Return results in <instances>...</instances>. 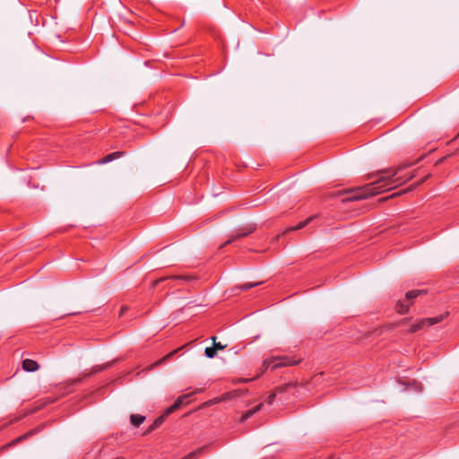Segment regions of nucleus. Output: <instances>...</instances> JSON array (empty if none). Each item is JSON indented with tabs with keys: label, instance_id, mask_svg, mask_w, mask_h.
Listing matches in <instances>:
<instances>
[{
	"label": "nucleus",
	"instance_id": "f257e3e1",
	"mask_svg": "<svg viewBox=\"0 0 459 459\" xmlns=\"http://www.w3.org/2000/svg\"><path fill=\"white\" fill-rule=\"evenodd\" d=\"M408 164L401 165L396 169H388L385 170L379 171V178L364 186L358 187L356 189H351L345 192L343 195L344 198L342 199V202H351L357 201L368 198V196L379 194L385 190H390L395 187L398 185L405 182L402 178H394L395 175L404 168L408 167Z\"/></svg>",
	"mask_w": 459,
	"mask_h": 459
},
{
	"label": "nucleus",
	"instance_id": "f03ea898",
	"mask_svg": "<svg viewBox=\"0 0 459 459\" xmlns=\"http://www.w3.org/2000/svg\"><path fill=\"white\" fill-rule=\"evenodd\" d=\"M444 318L443 316H436V317H430V318H426V319H422L420 320L419 323L413 325L411 329H410V332L411 333H414V332H417L420 329H423L427 326H430V325H433L437 323H439L440 321H442Z\"/></svg>",
	"mask_w": 459,
	"mask_h": 459
},
{
	"label": "nucleus",
	"instance_id": "7ed1b4c3",
	"mask_svg": "<svg viewBox=\"0 0 459 459\" xmlns=\"http://www.w3.org/2000/svg\"><path fill=\"white\" fill-rule=\"evenodd\" d=\"M182 404L183 403H172V405L169 406V408H167L160 416L157 417L154 420V421H153L154 425H156L158 428L160 427L163 424L165 419L171 413L178 411L181 407Z\"/></svg>",
	"mask_w": 459,
	"mask_h": 459
},
{
	"label": "nucleus",
	"instance_id": "20e7f679",
	"mask_svg": "<svg viewBox=\"0 0 459 459\" xmlns=\"http://www.w3.org/2000/svg\"><path fill=\"white\" fill-rule=\"evenodd\" d=\"M247 391L246 390H233L228 393H225L221 397V400H238V399H245L247 396Z\"/></svg>",
	"mask_w": 459,
	"mask_h": 459
},
{
	"label": "nucleus",
	"instance_id": "39448f33",
	"mask_svg": "<svg viewBox=\"0 0 459 459\" xmlns=\"http://www.w3.org/2000/svg\"><path fill=\"white\" fill-rule=\"evenodd\" d=\"M201 393H202L201 389H195V391L185 393V394L179 395L176 399L175 402L181 403V402H184L185 400H187V399L197 400L199 398L196 395L200 394Z\"/></svg>",
	"mask_w": 459,
	"mask_h": 459
},
{
	"label": "nucleus",
	"instance_id": "423d86ee",
	"mask_svg": "<svg viewBox=\"0 0 459 459\" xmlns=\"http://www.w3.org/2000/svg\"><path fill=\"white\" fill-rule=\"evenodd\" d=\"M39 368V364L32 359H26L22 361V368L28 372H34Z\"/></svg>",
	"mask_w": 459,
	"mask_h": 459
},
{
	"label": "nucleus",
	"instance_id": "0eeeda50",
	"mask_svg": "<svg viewBox=\"0 0 459 459\" xmlns=\"http://www.w3.org/2000/svg\"><path fill=\"white\" fill-rule=\"evenodd\" d=\"M264 403H258V405H256L255 407H254L253 409H250L248 411H247L246 412H244L242 414V416L240 417L239 419V422L240 423H243L245 422L247 420H248L249 418H251L255 413H256L257 411H259L262 408Z\"/></svg>",
	"mask_w": 459,
	"mask_h": 459
},
{
	"label": "nucleus",
	"instance_id": "6e6552de",
	"mask_svg": "<svg viewBox=\"0 0 459 459\" xmlns=\"http://www.w3.org/2000/svg\"><path fill=\"white\" fill-rule=\"evenodd\" d=\"M255 230V227H249L247 230L233 236L230 239H229L227 242H225L220 248L223 247L224 246L226 245H229L230 244L231 242L240 238H243V237H246L247 236L248 234H250L251 232H253Z\"/></svg>",
	"mask_w": 459,
	"mask_h": 459
},
{
	"label": "nucleus",
	"instance_id": "1a4fd4ad",
	"mask_svg": "<svg viewBox=\"0 0 459 459\" xmlns=\"http://www.w3.org/2000/svg\"><path fill=\"white\" fill-rule=\"evenodd\" d=\"M426 291L425 290H411V291H408L405 295V299L409 302V304L411 305L412 300L417 298L418 296L421 295V294H425Z\"/></svg>",
	"mask_w": 459,
	"mask_h": 459
},
{
	"label": "nucleus",
	"instance_id": "9d476101",
	"mask_svg": "<svg viewBox=\"0 0 459 459\" xmlns=\"http://www.w3.org/2000/svg\"><path fill=\"white\" fill-rule=\"evenodd\" d=\"M145 420V416L141 414H132L130 416V422L135 428L139 427Z\"/></svg>",
	"mask_w": 459,
	"mask_h": 459
},
{
	"label": "nucleus",
	"instance_id": "9b49d317",
	"mask_svg": "<svg viewBox=\"0 0 459 459\" xmlns=\"http://www.w3.org/2000/svg\"><path fill=\"white\" fill-rule=\"evenodd\" d=\"M207 448V446H203L195 451H192L191 453L187 454L186 456H184L181 459H195L196 456L201 455L205 449Z\"/></svg>",
	"mask_w": 459,
	"mask_h": 459
},
{
	"label": "nucleus",
	"instance_id": "f8f14e48",
	"mask_svg": "<svg viewBox=\"0 0 459 459\" xmlns=\"http://www.w3.org/2000/svg\"><path fill=\"white\" fill-rule=\"evenodd\" d=\"M409 307H410V304H405L403 301L402 300H398L396 302V306H395V309L396 311L399 313V314H406L408 313L409 311Z\"/></svg>",
	"mask_w": 459,
	"mask_h": 459
},
{
	"label": "nucleus",
	"instance_id": "ddd939ff",
	"mask_svg": "<svg viewBox=\"0 0 459 459\" xmlns=\"http://www.w3.org/2000/svg\"><path fill=\"white\" fill-rule=\"evenodd\" d=\"M315 218V216H311V217H308L307 220H305L304 221H301L299 222L296 227H291V228H289L286 230L285 232H289V231H293V230H300V229H303L304 227H306L311 221H313Z\"/></svg>",
	"mask_w": 459,
	"mask_h": 459
},
{
	"label": "nucleus",
	"instance_id": "4468645a",
	"mask_svg": "<svg viewBox=\"0 0 459 459\" xmlns=\"http://www.w3.org/2000/svg\"><path fill=\"white\" fill-rule=\"evenodd\" d=\"M293 389L292 385H285L278 387L275 392L272 393L270 395V399H274L278 394H281L287 392L289 390Z\"/></svg>",
	"mask_w": 459,
	"mask_h": 459
},
{
	"label": "nucleus",
	"instance_id": "2eb2a0df",
	"mask_svg": "<svg viewBox=\"0 0 459 459\" xmlns=\"http://www.w3.org/2000/svg\"><path fill=\"white\" fill-rule=\"evenodd\" d=\"M277 360H281L283 366H292L297 365L300 362L301 359L299 360H293L289 357H277Z\"/></svg>",
	"mask_w": 459,
	"mask_h": 459
},
{
	"label": "nucleus",
	"instance_id": "dca6fc26",
	"mask_svg": "<svg viewBox=\"0 0 459 459\" xmlns=\"http://www.w3.org/2000/svg\"><path fill=\"white\" fill-rule=\"evenodd\" d=\"M42 407H43V406H42V405H40V406H38V407H34V408H33V409H31V410H28L24 414H22V415H20V416L16 417V418L14 419V420H13V421H15V422H16V421H18V420H22V418H24L26 415L32 414V413H34V412H36V411H39Z\"/></svg>",
	"mask_w": 459,
	"mask_h": 459
},
{
	"label": "nucleus",
	"instance_id": "f3484780",
	"mask_svg": "<svg viewBox=\"0 0 459 459\" xmlns=\"http://www.w3.org/2000/svg\"><path fill=\"white\" fill-rule=\"evenodd\" d=\"M26 438H28V435L23 434V435L18 437L17 438H15L14 440H13L8 445L3 446L2 449H4L5 447L12 446L13 445L18 444V443L25 440Z\"/></svg>",
	"mask_w": 459,
	"mask_h": 459
},
{
	"label": "nucleus",
	"instance_id": "a211bd4d",
	"mask_svg": "<svg viewBox=\"0 0 459 459\" xmlns=\"http://www.w3.org/2000/svg\"><path fill=\"white\" fill-rule=\"evenodd\" d=\"M216 352H217V351H216V350L214 349V347H213V346H212V347H207V348H205V350H204V353H205V355H206L208 358H210V359L214 358V357H215V355H216Z\"/></svg>",
	"mask_w": 459,
	"mask_h": 459
},
{
	"label": "nucleus",
	"instance_id": "6ab92c4d",
	"mask_svg": "<svg viewBox=\"0 0 459 459\" xmlns=\"http://www.w3.org/2000/svg\"><path fill=\"white\" fill-rule=\"evenodd\" d=\"M276 360H277V357H273V358H271V359H265V360H264L263 365H262L263 371L266 370V369L269 368V366H270L273 362H274V361H276Z\"/></svg>",
	"mask_w": 459,
	"mask_h": 459
},
{
	"label": "nucleus",
	"instance_id": "aec40b11",
	"mask_svg": "<svg viewBox=\"0 0 459 459\" xmlns=\"http://www.w3.org/2000/svg\"><path fill=\"white\" fill-rule=\"evenodd\" d=\"M119 152H113V153H110L108 155H107L106 157H104L102 160H101V162L102 163H106V162H108V161H111L114 158L116 157H118L119 156Z\"/></svg>",
	"mask_w": 459,
	"mask_h": 459
},
{
	"label": "nucleus",
	"instance_id": "412c9836",
	"mask_svg": "<svg viewBox=\"0 0 459 459\" xmlns=\"http://www.w3.org/2000/svg\"><path fill=\"white\" fill-rule=\"evenodd\" d=\"M158 427L156 425H154V423L152 422L146 429L145 431L143 432V436H147L149 434H151L152 431H154L155 429H157Z\"/></svg>",
	"mask_w": 459,
	"mask_h": 459
},
{
	"label": "nucleus",
	"instance_id": "4be33fe9",
	"mask_svg": "<svg viewBox=\"0 0 459 459\" xmlns=\"http://www.w3.org/2000/svg\"><path fill=\"white\" fill-rule=\"evenodd\" d=\"M158 427L156 425H154V423L152 422L146 429L145 431L143 432V436H147L149 434H151L152 431H154L155 429H157Z\"/></svg>",
	"mask_w": 459,
	"mask_h": 459
},
{
	"label": "nucleus",
	"instance_id": "5701e85b",
	"mask_svg": "<svg viewBox=\"0 0 459 459\" xmlns=\"http://www.w3.org/2000/svg\"><path fill=\"white\" fill-rule=\"evenodd\" d=\"M258 284H259V282H255V283H246V284H243V285L239 286L238 288H239L240 290H248V289H250V288H252V287H255V286H256V285H258Z\"/></svg>",
	"mask_w": 459,
	"mask_h": 459
},
{
	"label": "nucleus",
	"instance_id": "b1692460",
	"mask_svg": "<svg viewBox=\"0 0 459 459\" xmlns=\"http://www.w3.org/2000/svg\"><path fill=\"white\" fill-rule=\"evenodd\" d=\"M165 361H167V358L163 357L161 358L160 359L157 360L155 363H153L152 365L150 366V368H153L154 367L156 366H159L162 363H164Z\"/></svg>",
	"mask_w": 459,
	"mask_h": 459
},
{
	"label": "nucleus",
	"instance_id": "393cba45",
	"mask_svg": "<svg viewBox=\"0 0 459 459\" xmlns=\"http://www.w3.org/2000/svg\"><path fill=\"white\" fill-rule=\"evenodd\" d=\"M185 346H182L171 352H169V354H167L166 356H164L165 358H167V360L169 359L170 358H172L179 350L183 349Z\"/></svg>",
	"mask_w": 459,
	"mask_h": 459
},
{
	"label": "nucleus",
	"instance_id": "a878e982",
	"mask_svg": "<svg viewBox=\"0 0 459 459\" xmlns=\"http://www.w3.org/2000/svg\"><path fill=\"white\" fill-rule=\"evenodd\" d=\"M214 349L217 351H222L226 348V345L221 344V342L214 343L213 345Z\"/></svg>",
	"mask_w": 459,
	"mask_h": 459
},
{
	"label": "nucleus",
	"instance_id": "bb28decb",
	"mask_svg": "<svg viewBox=\"0 0 459 459\" xmlns=\"http://www.w3.org/2000/svg\"><path fill=\"white\" fill-rule=\"evenodd\" d=\"M40 429H41V427L37 428V429H32L29 430L27 433H25V435H28V437H31L32 435L38 433Z\"/></svg>",
	"mask_w": 459,
	"mask_h": 459
},
{
	"label": "nucleus",
	"instance_id": "cd10ccee",
	"mask_svg": "<svg viewBox=\"0 0 459 459\" xmlns=\"http://www.w3.org/2000/svg\"><path fill=\"white\" fill-rule=\"evenodd\" d=\"M101 369H102V368H101V367H99V366L94 367V368H92L91 372L90 373V375H91V374H93V373H96V372H98V371H100ZM88 376H89V374H88ZM83 377H87V375H84Z\"/></svg>",
	"mask_w": 459,
	"mask_h": 459
},
{
	"label": "nucleus",
	"instance_id": "c85d7f7f",
	"mask_svg": "<svg viewBox=\"0 0 459 459\" xmlns=\"http://www.w3.org/2000/svg\"><path fill=\"white\" fill-rule=\"evenodd\" d=\"M82 380V377H79V378H74V379H71L69 380V383L70 385H75V384H78L80 383Z\"/></svg>",
	"mask_w": 459,
	"mask_h": 459
},
{
	"label": "nucleus",
	"instance_id": "c756f323",
	"mask_svg": "<svg viewBox=\"0 0 459 459\" xmlns=\"http://www.w3.org/2000/svg\"><path fill=\"white\" fill-rule=\"evenodd\" d=\"M166 278H161V279H159V280H156L155 281H153L152 283V286L155 287L159 284V282L164 281Z\"/></svg>",
	"mask_w": 459,
	"mask_h": 459
},
{
	"label": "nucleus",
	"instance_id": "7c9ffc66",
	"mask_svg": "<svg viewBox=\"0 0 459 459\" xmlns=\"http://www.w3.org/2000/svg\"><path fill=\"white\" fill-rule=\"evenodd\" d=\"M280 367H283L281 362L273 365V368H280Z\"/></svg>",
	"mask_w": 459,
	"mask_h": 459
},
{
	"label": "nucleus",
	"instance_id": "2f4dec72",
	"mask_svg": "<svg viewBox=\"0 0 459 459\" xmlns=\"http://www.w3.org/2000/svg\"><path fill=\"white\" fill-rule=\"evenodd\" d=\"M212 343H213V344H214V343H217V342H216V337H215V336H212Z\"/></svg>",
	"mask_w": 459,
	"mask_h": 459
},
{
	"label": "nucleus",
	"instance_id": "473e14b6",
	"mask_svg": "<svg viewBox=\"0 0 459 459\" xmlns=\"http://www.w3.org/2000/svg\"><path fill=\"white\" fill-rule=\"evenodd\" d=\"M207 402L212 403V402H215V401L213 399H209Z\"/></svg>",
	"mask_w": 459,
	"mask_h": 459
},
{
	"label": "nucleus",
	"instance_id": "72a5a7b5",
	"mask_svg": "<svg viewBox=\"0 0 459 459\" xmlns=\"http://www.w3.org/2000/svg\"><path fill=\"white\" fill-rule=\"evenodd\" d=\"M125 310H126V308H122V310H121V314H122V313H124V312H125Z\"/></svg>",
	"mask_w": 459,
	"mask_h": 459
}]
</instances>
